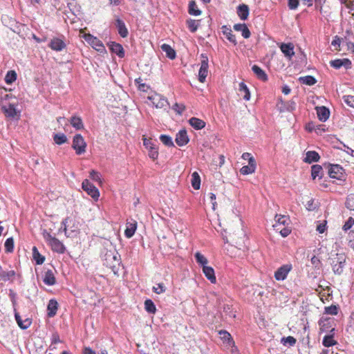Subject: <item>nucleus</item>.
<instances>
[{
  "mask_svg": "<svg viewBox=\"0 0 354 354\" xmlns=\"http://www.w3.org/2000/svg\"><path fill=\"white\" fill-rule=\"evenodd\" d=\"M43 237L46 242L50 246L52 250L59 254L64 253L66 248L59 239L53 236L47 230L43 231Z\"/></svg>",
  "mask_w": 354,
  "mask_h": 354,
  "instance_id": "f257e3e1",
  "label": "nucleus"
},
{
  "mask_svg": "<svg viewBox=\"0 0 354 354\" xmlns=\"http://www.w3.org/2000/svg\"><path fill=\"white\" fill-rule=\"evenodd\" d=\"M346 263V257L342 254H337L335 259L331 263L333 271L335 274L340 275L344 270Z\"/></svg>",
  "mask_w": 354,
  "mask_h": 354,
  "instance_id": "f03ea898",
  "label": "nucleus"
},
{
  "mask_svg": "<svg viewBox=\"0 0 354 354\" xmlns=\"http://www.w3.org/2000/svg\"><path fill=\"white\" fill-rule=\"evenodd\" d=\"M72 147L77 155H81L86 151V143L80 134L74 136Z\"/></svg>",
  "mask_w": 354,
  "mask_h": 354,
  "instance_id": "7ed1b4c3",
  "label": "nucleus"
},
{
  "mask_svg": "<svg viewBox=\"0 0 354 354\" xmlns=\"http://www.w3.org/2000/svg\"><path fill=\"white\" fill-rule=\"evenodd\" d=\"M201 67L198 71V80L200 82L203 83L205 81V78L208 74V58L207 57L202 54Z\"/></svg>",
  "mask_w": 354,
  "mask_h": 354,
  "instance_id": "20e7f679",
  "label": "nucleus"
},
{
  "mask_svg": "<svg viewBox=\"0 0 354 354\" xmlns=\"http://www.w3.org/2000/svg\"><path fill=\"white\" fill-rule=\"evenodd\" d=\"M82 189L90 195L93 199L97 200L100 196V192L98 189L91 184L88 180H84L82 183Z\"/></svg>",
  "mask_w": 354,
  "mask_h": 354,
  "instance_id": "39448f33",
  "label": "nucleus"
},
{
  "mask_svg": "<svg viewBox=\"0 0 354 354\" xmlns=\"http://www.w3.org/2000/svg\"><path fill=\"white\" fill-rule=\"evenodd\" d=\"M84 38L93 48H95L98 52H103L105 50L102 42L97 37L90 34H85L84 35Z\"/></svg>",
  "mask_w": 354,
  "mask_h": 354,
  "instance_id": "423d86ee",
  "label": "nucleus"
},
{
  "mask_svg": "<svg viewBox=\"0 0 354 354\" xmlns=\"http://www.w3.org/2000/svg\"><path fill=\"white\" fill-rule=\"evenodd\" d=\"M292 266L291 264H285L281 266L274 272V278L277 281H283L286 279L288 273L291 271Z\"/></svg>",
  "mask_w": 354,
  "mask_h": 354,
  "instance_id": "0eeeda50",
  "label": "nucleus"
},
{
  "mask_svg": "<svg viewBox=\"0 0 354 354\" xmlns=\"http://www.w3.org/2000/svg\"><path fill=\"white\" fill-rule=\"evenodd\" d=\"M148 99L157 109H162L168 105L167 99L158 93L148 97Z\"/></svg>",
  "mask_w": 354,
  "mask_h": 354,
  "instance_id": "6e6552de",
  "label": "nucleus"
},
{
  "mask_svg": "<svg viewBox=\"0 0 354 354\" xmlns=\"http://www.w3.org/2000/svg\"><path fill=\"white\" fill-rule=\"evenodd\" d=\"M329 176L333 178L341 180L344 176V170L339 165H331L329 169Z\"/></svg>",
  "mask_w": 354,
  "mask_h": 354,
  "instance_id": "1a4fd4ad",
  "label": "nucleus"
},
{
  "mask_svg": "<svg viewBox=\"0 0 354 354\" xmlns=\"http://www.w3.org/2000/svg\"><path fill=\"white\" fill-rule=\"evenodd\" d=\"M280 49L288 59H291L295 55L294 45L292 43H282L280 45Z\"/></svg>",
  "mask_w": 354,
  "mask_h": 354,
  "instance_id": "9d476101",
  "label": "nucleus"
},
{
  "mask_svg": "<svg viewBox=\"0 0 354 354\" xmlns=\"http://www.w3.org/2000/svg\"><path fill=\"white\" fill-rule=\"evenodd\" d=\"M189 140L186 130L182 129L176 133L175 141L178 146L182 147L187 145Z\"/></svg>",
  "mask_w": 354,
  "mask_h": 354,
  "instance_id": "9b49d317",
  "label": "nucleus"
},
{
  "mask_svg": "<svg viewBox=\"0 0 354 354\" xmlns=\"http://www.w3.org/2000/svg\"><path fill=\"white\" fill-rule=\"evenodd\" d=\"M49 47L53 50L61 51L66 48V44L62 39L53 38L49 44Z\"/></svg>",
  "mask_w": 354,
  "mask_h": 354,
  "instance_id": "f8f14e48",
  "label": "nucleus"
},
{
  "mask_svg": "<svg viewBox=\"0 0 354 354\" xmlns=\"http://www.w3.org/2000/svg\"><path fill=\"white\" fill-rule=\"evenodd\" d=\"M330 65L335 68H340L342 66L349 68H351V62L348 59H335L330 62Z\"/></svg>",
  "mask_w": 354,
  "mask_h": 354,
  "instance_id": "ddd939ff",
  "label": "nucleus"
},
{
  "mask_svg": "<svg viewBox=\"0 0 354 354\" xmlns=\"http://www.w3.org/2000/svg\"><path fill=\"white\" fill-rule=\"evenodd\" d=\"M256 169V161L254 159H250V163L248 165L242 167L240 169V173L243 175H248L252 174Z\"/></svg>",
  "mask_w": 354,
  "mask_h": 354,
  "instance_id": "4468645a",
  "label": "nucleus"
},
{
  "mask_svg": "<svg viewBox=\"0 0 354 354\" xmlns=\"http://www.w3.org/2000/svg\"><path fill=\"white\" fill-rule=\"evenodd\" d=\"M317 117L319 120L325 122L328 120L330 115L329 110L325 106L316 107Z\"/></svg>",
  "mask_w": 354,
  "mask_h": 354,
  "instance_id": "2eb2a0df",
  "label": "nucleus"
},
{
  "mask_svg": "<svg viewBox=\"0 0 354 354\" xmlns=\"http://www.w3.org/2000/svg\"><path fill=\"white\" fill-rule=\"evenodd\" d=\"M115 26L118 29V33L122 37L124 38L127 37L129 33L128 30L126 28L124 23L121 19H117L115 20Z\"/></svg>",
  "mask_w": 354,
  "mask_h": 354,
  "instance_id": "dca6fc26",
  "label": "nucleus"
},
{
  "mask_svg": "<svg viewBox=\"0 0 354 354\" xmlns=\"http://www.w3.org/2000/svg\"><path fill=\"white\" fill-rule=\"evenodd\" d=\"M203 272L211 283H215L216 282L214 270L212 267L207 266H205L203 268Z\"/></svg>",
  "mask_w": 354,
  "mask_h": 354,
  "instance_id": "f3484780",
  "label": "nucleus"
},
{
  "mask_svg": "<svg viewBox=\"0 0 354 354\" xmlns=\"http://www.w3.org/2000/svg\"><path fill=\"white\" fill-rule=\"evenodd\" d=\"M58 308V303L55 299H50L47 306L48 316L53 317L56 315Z\"/></svg>",
  "mask_w": 354,
  "mask_h": 354,
  "instance_id": "a211bd4d",
  "label": "nucleus"
},
{
  "mask_svg": "<svg viewBox=\"0 0 354 354\" xmlns=\"http://www.w3.org/2000/svg\"><path fill=\"white\" fill-rule=\"evenodd\" d=\"M43 281L45 284L48 286H53L55 283V277L52 270H48L47 271L45 272L43 278Z\"/></svg>",
  "mask_w": 354,
  "mask_h": 354,
  "instance_id": "6ab92c4d",
  "label": "nucleus"
},
{
  "mask_svg": "<svg viewBox=\"0 0 354 354\" xmlns=\"http://www.w3.org/2000/svg\"><path fill=\"white\" fill-rule=\"evenodd\" d=\"M237 14L241 20H246L249 15V7L245 4L239 5L237 8Z\"/></svg>",
  "mask_w": 354,
  "mask_h": 354,
  "instance_id": "aec40b11",
  "label": "nucleus"
},
{
  "mask_svg": "<svg viewBox=\"0 0 354 354\" xmlns=\"http://www.w3.org/2000/svg\"><path fill=\"white\" fill-rule=\"evenodd\" d=\"M111 50L115 53L119 57L124 56V51L122 46L115 42H111L109 45Z\"/></svg>",
  "mask_w": 354,
  "mask_h": 354,
  "instance_id": "412c9836",
  "label": "nucleus"
},
{
  "mask_svg": "<svg viewBox=\"0 0 354 354\" xmlns=\"http://www.w3.org/2000/svg\"><path fill=\"white\" fill-rule=\"evenodd\" d=\"M219 334L221 335V339L223 340V343L226 344L227 346L232 347L234 346V342L228 332L225 330H221Z\"/></svg>",
  "mask_w": 354,
  "mask_h": 354,
  "instance_id": "4be33fe9",
  "label": "nucleus"
},
{
  "mask_svg": "<svg viewBox=\"0 0 354 354\" xmlns=\"http://www.w3.org/2000/svg\"><path fill=\"white\" fill-rule=\"evenodd\" d=\"M234 29L241 32L242 36L248 39L250 37V32L245 24H237L234 26Z\"/></svg>",
  "mask_w": 354,
  "mask_h": 354,
  "instance_id": "5701e85b",
  "label": "nucleus"
},
{
  "mask_svg": "<svg viewBox=\"0 0 354 354\" xmlns=\"http://www.w3.org/2000/svg\"><path fill=\"white\" fill-rule=\"evenodd\" d=\"M189 124L196 130L202 129L205 126V122L197 118H192L189 120Z\"/></svg>",
  "mask_w": 354,
  "mask_h": 354,
  "instance_id": "b1692460",
  "label": "nucleus"
},
{
  "mask_svg": "<svg viewBox=\"0 0 354 354\" xmlns=\"http://www.w3.org/2000/svg\"><path fill=\"white\" fill-rule=\"evenodd\" d=\"M137 228V223L136 221H133V223H127V228L124 231V234L127 238H131L136 230Z\"/></svg>",
  "mask_w": 354,
  "mask_h": 354,
  "instance_id": "393cba45",
  "label": "nucleus"
},
{
  "mask_svg": "<svg viewBox=\"0 0 354 354\" xmlns=\"http://www.w3.org/2000/svg\"><path fill=\"white\" fill-rule=\"evenodd\" d=\"M239 95H241L245 100L248 101L250 99V93L249 89L243 82H241L239 84Z\"/></svg>",
  "mask_w": 354,
  "mask_h": 354,
  "instance_id": "a878e982",
  "label": "nucleus"
},
{
  "mask_svg": "<svg viewBox=\"0 0 354 354\" xmlns=\"http://www.w3.org/2000/svg\"><path fill=\"white\" fill-rule=\"evenodd\" d=\"M222 32L225 35L226 38L234 44H236V40L235 36L233 35L232 30L226 26H223L221 28Z\"/></svg>",
  "mask_w": 354,
  "mask_h": 354,
  "instance_id": "bb28decb",
  "label": "nucleus"
},
{
  "mask_svg": "<svg viewBox=\"0 0 354 354\" xmlns=\"http://www.w3.org/2000/svg\"><path fill=\"white\" fill-rule=\"evenodd\" d=\"M319 156L317 152L315 151H309L306 154V158H304V162L308 163H311L313 162H317L319 159Z\"/></svg>",
  "mask_w": 354,
  "mask_h": 354,
  "instance_id": "cd10ccee",
  "label": "nucleus"
},
{
  "mask_svg": "<svg viewBox=\"0 0 354 354\" xmlns=\"http://www.w3.org/2000/svg\"><path fill=\"white\" fill-rule=\"evenodd\" d=\"M15 319L17 321V324L19 325V326L21 328L26 329L30 326V324H31L30 319H26L24 321H23V319H21L20 315L17 313H15Z\"/></svg>",
  "mask_w": 354,
  "mask_h": 354,
  "instance_id": "c85d7f7f",
  "label": "nucleus"
},
{
  "mask_svg": "<svg viewBox=\"0 0 354 354\" xmlns=\"http://www.w3.org/2000/svg\"><path fill=\"white\" fill-rule=\"evenodd\" d=\"M160 48L169 59H174L176 57L175 50L169 44H163Z\"/></svg>",
  "mask_w": 354,
  "mask_h": 354,
  "instance_id": "c756f323",
  "label": "nucleus"
},
{
  "mask_svg": "<svg viewBox=\"0 0 354 354\" xmlns=\"http://www.w3.org/2000/svg\"><path fill=\"white\" fill-rule=\"evenodd\" d=\"M252 70L254 72V73L257 76L259 79L263 81H266L268 80V76L259 66L257 65H254L252 67Z\"/></svg>",
  "mask_w": 354,
  "mask_h": 354,
  "instance_id": "7c9ffc66",
  "label": "nucleus"
},
{
  "mask_svg": "<svg viewBox=\"0 0 354 354\" xmlns=\"http://www.w3.org/2000/svg\"><path fill=\"white\" fill-rule=\"evenodd\" d=\"M191 183L193 188L196 190L200 189L201 187V177L198 172L194 171L192 174Z\"/></svg>",
  "mask_w": 354,
  "mask_h": 354,
  "instance_id": "2f4dec72",
  "label": "nucleus"
},
{
  "mask_svg": "<svg viewBox=\"0 0 354 354\" xmlns=\"http://www.w3.org/2000/svg\"><path fill=\"white\" fill-rule=\"evenodd\" d=\"M2 110L8 117L14 118L17 115V111L13 104H10L8 106H3Z\"/></svg>",
  "mask_w": 354,
  "mask_h": 354,
  "instance_id": "473e14b6",
  "label": "nucleus"
},
{
  "mask_svg": "<svg viewBox=\"0 0 354 354\" xmlns=\"http://www.w3.org/2000/svg\"><path fill=\"white\" fill-rule=\"evenodd\" d=\"M32 256L37 265L42 264L45 261V257L39 252L36 247L32 248Z\"/></svg>",
  "mask_w": 354,
  "mask_h": 354,
  "instance_id": "72a5a7b5",
  "label": "nucleus"
},
{
  "mask_svg": "<svg viewBox=\"0 0 354 354\" xmlns=\"http://www.w3.org/2000/svg\"><path fill=\"white\" fill-rule=\"evenodd\" d=\"M299 80L301 83L308 86L314 85L317 82L315 78L310 75L300 77Z\"/></svg>",
  "mask_w": 354,
  "mask_h": 354,
  "instance_id": "f704fd0d",
  "label": "nucleus"
},
{
  "mask_svg": "<svg viewBox=\"0 0 354 354\" xmlns=\"http://www.w3.org/2000/svg\"><path fill=\"white\" fill-rule=\"evenodd\" d=\"M273 227L276 232H279L283 237H286L290 233V230L286 227H281L279 224H274Z\"/></svg>",
  "mask_w": 354,
  "mask_h": 354,
  "instance_id": "c9c22d12",
  "label": "nucleus"
},
{
  "mask_svg": "<svg viewBox=\"0 0 354 354\" xmlns=\"http://www.w3.org/2000/svg\"><path fill=\"white\" fill-rule=\"evenodd\" d=\"M194 256H195L196 262L199 265H201L203 268H204L205 266H207V265L208 263V260L204 255H203L199 252H197Z\"/></svg>",
  "mask_w": 354,
  "mask_h": 354,
  "instance_id": "e433bc0d",
  "label": "nucleus"
},
{
  "mask_svg": "<svg viewBox=\"0 0 354 354\" xmlns=\"http://www.w3.org/2000/svg\"><path fill=\"white\" fill-rule=\"evenodd\" d=\"M70 122L71 125L76 129H82L84 127L82 120L79 117H72Z\"/></svg>",
  "mask_w": 354,
  "mask_h": 354,
  "instance_id": "4c0bfd02",
  "label": "nucleus"
},
{
  "mask_svg": "<svg viewBox=\"0 0 354 354\" xmlns=\"http://www.w3.org/2000/svg\"><path fill=\"white\" fill-rule=\"evenodd\" d=\"M322 172V167L320 165H315L311 167V176L313 179H315L317 177L321 178V174Z\"/></svg>",
  "mask_w": 354,
  "mask_h": 354,
  "instance_id": "58836bf2",
  "label": "nucleus"
},
{
  "mask_svg": "<svg viewBox=\"0 0 354 354\" xmlns=\"http://www.w3.org/2000/svg\"><path fill=\"white\" fill-rule=\"evenodd\" d=\"M145 308L149 313H155L156 308L153 302L151 299H147L145 301Z\"/></svg>",
  "mask_w": 354,
  "mask_h": 354,
  "instance_id": "ea45409f",
  "label": "nucleus"
},
{
  "mask_svg": "<svg viewBox=\"0 0 354 354\" xmlns=\"http://www.w3.org/2000/svg\"><path fill=\"white\" fill-rule=\"evenodd\" d=\"M276 223L279 224L281 227H285L288 225L289 218L284 215H277L276 216Z\"/></svg>",
  "mask_w": 354,
  "mask_h": 354,
  "instance_id": "a19ab883",
  "label": "nucleus"
},
{
  "mask_svg": "<svg viewBox=\"0 0 354 354\" xmlns=\"http://www.w3.org/2000/svg\"><path fill=\"white\" fill-rule=\"evenodd\" d=\"M68 221H69V218L68 217H67L65 219H64L62 221V227L59 230V232L63 231L64 232L65 236L66 237H70L71 236V233L73 232V231H71V232H68V231L67 227H68Z\"/></svg>",
  "mask_w": 354,
  "mask_h": 354,
  "instance_id": "79ce46f5",
  "label": "nucleus"
},
{
  "mask_svg": "<svg viewBox=\"0 0 354 354\" xmlns=\"http://www.w3.org/2000/svg\"><path fill=\"white\" fill-rule=\"evenodd\" d=\"M189 13L192 15H200L201 12L197 8V6L194 1H190L189 4Z\"/></svg>",
  "mask_w": 354,
  "mask_h": 354,
  "instance_id": "37998d69",
  "label": "nucleus"
},
{
  "mask_svg": "<svg viewBox=\"0 0 354 354\" xmlns=\"http://www.w3.org/2000/svg\"><path fill=\"white\" fill-rule=\"evenodd\" d=\"M53 140L57 145H62L67 142V138L64 133L55 134Z\"/></svg>",
  "mask_w": 354,
  "mask_h": 354,
  "instance_id": "c03bdc74",
  "label": "nucleus"
},
{
  "mask_svg": "<svg viewBox=\"0 0 354 354\" xmlns=\"http://www.w3.org/2000/svg\"><path fill=\"white\" fill-rule=\"evenodd\" d=\"M187 24L189 30L192 32H194L198 29L199 22L198 21L194 19H189L187 21Z\"/></svg>",
  "mask_w": 354,
  "mask_h": 354,
  "instance_id": "a18cd8bd",
  "label": "nucleus"
},
{
  "mask_svg": "<svg viewBox=\"0 0 354 354\" xmlns=\"http://www.w3.org/2000/svg\"><path fill=\"white\" fill-rule=\"evenodd\" d=\"M336 341L333 339V335H326L323 339V345L326 347L332 346L336 344Z\"/></svg>",
  "mask_w": 354,
  "mask_h": 354,
  "instance_id": "49530a36",
  "label": "nucleus"
},
{
  "mask_svg": "<svg viewBox=\"0 0 354 354\" xmlns=\"http://www.w3.org/2000/svg\"><path fill=\"white\" fill-rule=\"evenodd\" d=\"M17 79V74L14 71H8L6 75L5 80L7 84H12Z\"/></svg>",
  "mask_w": 354,
  "mask_h": 354,
  "instance_id": "de8ad7c7",
  "label": "nucleus"
},
{
  "mask_svg": "<svg viewBox=\"0 0 354 354\" xmlns=\"http://www.w3.org/2000/svg\"><path fill=\"white\" fill-rule=\"evenodd\" d=\"M5 250L7 252H12L14 248V240L12 237L6 239L5 244Z\"/></svg>",
  "mask_w": 354,
  "mask_h": 354,
  "instance_id": "09e8293b",
  "label": "nucleus"
},
{
  "mask_svg": "<svg viewBox=\"0 0 354 354\" xmlns=\"http://www.w3.org/2000/svg\"><path fill=\"white\" fill-rule=\"evenodd\" d=\"M160 141L166 146L171 147L174 146V142L170 136L167 135H161L160 136Z\"/></svg>",
  "mask_w": 354,
  "mask_h": 354,
  "instance_id": "8fccbe9b",
  "label": "nucleus"
},
{
  "mask_svg": "<svg viewBox=\"0 0 354 354\" xmlns=\"http://www.w3.org/2000/svg\"><path fill=\"white\" fill-rule=\"evenodd\" d=\"M324 311L326 314L336 315L338 313V308L335 305H332L325 307Z\"/></svg>",
  "mask_w": 354,
  "mask_h": 354,
  "instance_id": "3c124183",
  "label": "nucleus"
},
{
  "mask_svg": "<svg viewBox=\"0 0 354 354\" xmlns=\"http://www.w3.org/2000/svg\"><path fill=\"white\" fill-rule=\"evenodd\" d=\"M281 342L283 345L288 344L290 346H293L296 343V339L292 336H288L287 337H283Z\"/></svg>",
  "mask_w": 354,
  "mask_h": 354,
  "instance_id": "603ef678",
  "label": "nucleus"
},
{
  "mask_svg": "<svg viewBox=\"0 0 354 354\" xmlns=\"http://www.w3.org/2000/svg\"><path fill=\"white\" fill-rule=\"evenodd\" d=\"M15 275V272L14 270L5 271L2 278L1 280L3 281H8L13 278Z\"/></svg>",
  "mask_w": 354,
  "mask_h": 354,
  "instance_id": "864d4df0",
  "label": "nucleus"
},
{
  "mask_svg": "<svg viewBox=\"0 0 354 354\" xmlns=\"http://www.w3.org/2000/svg\"><path fill=\"white\" fill-rule=\"evenodd\" d=\"M343 99L348 106L354 108V95H345Z\"/></svg>",
  "mask_w": 354,
  "mask_h": 354,
  "instance_id": "5fc2aeb1",
  "label": "nucleus"
},
{
  "mask_svg": "<svg viewBox=\"0 0 354 354\" xmlns=\"http://www.w3.org/2000/svg\"><path fill=\"white\" fill-rule=\"evenodd\" d=\"M153 290L156 294H161L165 292L166 288L163 283H158L156 286L153 287Z\"/></svg>",
  "mask_w": 354,
  "mask_h": 354,
  "instance_id": "6e6d98bb",
  "label": "nucleus"
},
{
  "mask_svg": "<svg viewBox=\"0 0 354 354\" xmlns=\"http://www.w3.org/2000/svg\"><path fill=\"white\" fill-rule=\"evenodd\" d=\"M346 207L351 210H354V195L349 196L346 202Z\"/></svg>",
  "mask_w": 354,
  "mask_h": 354,
  "instance_id": "4d7b16f0",
  "label": "nucleus"
},
{
  "mask_svg": "<svg viewBox=\"0 0 354 354\" xmlns=\"http://www.w3.org/2000/svg\"><path fill=\"white\" fill-rule=\"evenodd\" d=\"M149 150V156L152 158L153 160H155L158 156V152L157 149L155 146L148 149Z\"/></svg>",
  "mask_w": 354,
  "mask_h": 354,
  "instance_id": "13d9d810",
  "label": "nucleus"
},
{
  "mask_svg": "<svg viewBox=\"0 0 354 354\" xmlns=\"http://www.w3.org/2000/svg\"><path fill=\"white\" fill-rule=\"evenodd\" d=\"M326 229V221H324L322 223H319L317 225L316 230L319 233H324Z\"/></svg>",
  "mask_w": 354,
  "mask_h": 354,
  "instance_id": "bf43d9fd",
  "label": "nucleus"
},
{
  "mask_svg": "<svg viewBox=\"0 0 354 354\" xmlns=\"http://www.w3.org/2000/svg\"><path fill=\"white\" fill-rule=\"evenodd\" d=\"M354 225V219L352 217H350L345 224L343 225V230L344 231H347Z\"/></svg>",
  "mask_w": 354,
  "mask_h": 354,
  "instance_id": "052dcab7",
  "label": "nucleus"
},
{
  "mask_svg": "<svg viewBox=\"0 0 354 354\" xmlns=\"http://www.w3.org/2000/svg\"><path fill=\"white\" fill-rule=\"evenodd\" d=\"M299 0H288V5L290 10H295L298 8Z\"/></svg>",
  "mask_w": 354,
  "mask_h": 354,
  "instance_id": "680f3d73",
  "label": "nucleus"
},
{
  "mask_svg": "<svg viewBox=\"0 0 354 354\" xmlns=\"http://www.w3.org/2000/svg\"><path fill=\"white\" fill-rule=\"evenodd\" d=\"M185 107L183 104H179L178 103H176L173 106V109L177 112L178 114H181L183 111L185 110Z\"/></svg>",
  "mask_w": 354,
  "mask_h": 354,
  "instance_id": "e2e57ef3",
  "label": "nucleus"
},
{
  "mask_svg": "<svg viewBox=\"0 0 354 354\" xmlns=\"http://www.w3.org/2000/svg\"><path fill=\"white\" fill-rule=\"evenodd\" d=\"M329 324V319H321L319 322V327H320V330L322 331H326V329L325 328V326H326V325Z\"/></svg>",
  "mask_w": 354,
  "mask_h": 354,
  "instance_id": "0e129e2a",
  "label": "nucleus"
},
{
  "mask_svg": "<svg viewBox=\"0 0 354 354\" xmlns=\"http://www.w3.org/2000/svg\"><path fill=\"white\" fill-rule=\"evenodd\" d=\"M143 145L146 147V149H149L153 147V146H155L152 143L151 139H147L145 136L143 137Z\"/></svg>",
  "mask_w": 354,
  "mask_h": 354,
  "instance_id": "69168bd1",
  "label": "nucleus"
},
{
  "mask_svg": "<svg viewBox=\"0 0 354 354\" xmlns=\"http://www.w3.org/2000/svg\"><path fill=\"white\" fill-rule=\"evenodd\" d=\"M90 177L95 181L96 182H100V174L98 172L94 171V170H92L91 172H90Z\"/></svg>",
  "mask_w": 354,
  "mask_h": 354,
  "instance_id": "338daca9",
  "label": "nucleus"
},
{
  "mask_svg": "<svg viewBox=\"0 0 354 354\" xmlns=\"http://www.w3.org/2000/svg\"><path fill=\"white\" fill-rule=\"evenodd\" d=\"M136 81L138 84V88L140 90H141L142 91H146V88H148V86L145 84L140 83V81H141L140 78L136 80Z\"/></svg>",
  "mask_w": 354,
  "mask_h": 354,
  "instance_id": "774afa93",
  "label": "nucleus"
}]
</instances>
